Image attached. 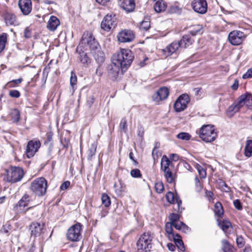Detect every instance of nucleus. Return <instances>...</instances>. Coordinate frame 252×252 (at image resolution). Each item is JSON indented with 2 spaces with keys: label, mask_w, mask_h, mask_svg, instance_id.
<instances>
[{
  "label": "nucleus",
  "mask_w": 252,
  "mask_h": 252,
  "mask_svg": "<svg viewBox=\"0 0 252 252\" xmlns=\"http://www.w3.org/2000/svg\"><path fill=\"white\" fill-rule=\"evenodd\" d=\"M112 58L114 60L123 68L126 70L132 63L134 56L132 52L129 49H122L114 54Z\"/></svg>",
  "instance_id": "1"
},
{
  "label": "nucleus",
  "mask_w": 252,
  "mask_h": 252,
  "mask_svg": "<svg viewBox=\"0 0 252 252\" xmlns=\"http://www.w3.org/2000/svg\"><path fill=\"white\" fill-rule=\"evenodd\" d=\"M47 181L43 177L34 180L31 184L30 189L35 195L42 196L46 192Z\"/></svg>",
  "instance_id": "2"
},
{
  "label": "nucleus",
  "mask_w": 252,
  "mask_h": 252,
  "mask_svg": "<svg viewBox=\"0 0 252 252\" xmlns=\"http://www.w3.org/2000/svg\"><path fill=\"white\" fill-rule=\"evenodd\" d=\"M153 234L150 232L143 233L136 244L138 250L145 252H150L152 248Z\"/></svg>",
  "instance_id": "3"
},
{
  "label": "nucleus",
  "mask_w": 252,
  "mask_h": 252,
  "mask_svg": "<svg viewBox=\"0 0 252 252\" xmlns=\"http://www.w3.org/2000/svg\"><path fill=\"white\" fill-rule=\"evenodd\" d=\"M217 136L214 126L213 125H205L200 129L199 136L206 142H211L214 141Z\"/></svg>",
  "instance_id": "4"
},
{
  "label": "nucleus",
  "mask_w": 252,
  "mask_h": 252,
  "mask_svg": "<svg viewBox=\"0 0 252 252\" xmlns=\"http://www.w3.org/2000/svg\"><path fill=\"white\" fill-rule=\"evenodd\" d=\"M80 42V45L81 44H86L90 48L91 53L100 49V47L98 43L93 37L92 33L88 32H87L83 34Z\"/></svg>",
  "instance_id": "5"
},
{
  "label": "nucleus",
  "mask_w": 252,
  "mask_h": 252,
  "mask_svg": "<svg viewBox=\"0 0 252 252\" xmlns=\"http://www.w3.org/2000/svg\"><path fill=\"white\" fill-rule=\"evenodd\" d=\"M80 42V45L81 44H86L90 48L91 53L100 49V47L98 43L93 37L92 33L88 32H87L83 34Z\"/></svg>",
  "instance_id": "6"
},
{
  "label": "nucleus",
  "mask_w": 252,
  "mask_h": 252,
  "mask_svg": "<svg viewBox=\"0 0 252 252\" xmlns=\"http://www.w3.org/2000/svg\"><path fill=\"white\" fill-rule=\"evenodd\" d=\"M7 181L8 182L16 183L20 181L23 177L24 171L18 167H11L6 170Z\"/></svg>",
  "instance_id": "7"
},
{
  "label": "nucleus",
  "mask_w": 252,
  "mask_h": 252,
  "mask_svg": "<svg viewBox=\"0 0 252 252\" xmlns=\"http://www.w3.org/2000/svg\"><path fill=\"white\" fill-rule=\"evenodd\" d=\"M82 225L79 222L71 226L67 230L66 237L68 240L77 242L81 238V230Z\"/></svg>",
  "instance_id": "8"
},
{
  "label": "nucleus",
  "mask_w": 252,
  "mask_h": 252,
  "mask_svg": "<svg viewBox=\"0 0 252 252\" xmlns=\"http://www.w3.org/2000/svg\"><path fill=\"white\" fill-rule=\"evenodd\" d=\"M32 200V196L26 193L22 196L21 199L14 207V210L16 213L20 214L26 212L30 208H27L26 210L25 208L28 206L29 202Z\"/></svg>",
  "instance_id": "9"
},
{
  "label": "nucleus",
  "mask_w": 252,
  "mask_h": 252,
  "mask_svg": "<svg viewBox=\"0 0 252 252\" xmlns=\"http://www.w3.org/2000/svg\"><path fill=\"white\" fill-rule=\"evenodd\" d=\"M117 18L115 15L107 14L101 23V28L103 30L109 32L117 25Z\"/></svg>",
  "instance_id": "10"
},
{
  "label": "nucleus",
  "mask_w": 252,
  "mask_h": 252,
  "mask_svg": "<svg viewBox=\"0 0 252 252\" xmlns=\"http://www.w3.org/2000/svg\"><path fill=\"white\" fill-rule=\"evenodd\" d=\"M190 102V98L188 94H183L179 96L175 101L174 104V109L176 112H180L187 108L188 103Z\"/></svg>",
  "instance_id": "11"
},
{
  "label": "nucleus",
  "mask_w": 252,
  "mask_h": 252,
  "mask_svg": "<svg viewBox=\"0 0 252 252\" xmlns=\"http://www.w3.org/2000/svg\"><path fill=\"white\" fill-rule=\"evenodd\" d=\"M246 36L242 32L234 30L231 32L228 35V41L233 45L241 44L245 39Z\"/></svg>",
  "instance_id": "12"
},
{
  "label": "nucleus",
  "mask_w": 252,
  "mask_h": 252,
  "mask_svg": "<svg viewBox=\"0 0 252 252\" xmlns=\"http://www.w3.org/2000/svg\"><path fill=\"white\" fill-rule=\"evenodd\" d=\"M29 229L31 231V237L33 238L41 236L46 230L43 224L37 222L32 223Z\"/></svg>",
  "instance_id": "13"
},
{
  "label": "nucleus",
  "mask_w": 252,
  "mask_h": 252,
  "mask_svg": "<svg viewBox=\"0 0 252 252\" xmlns=\"http://www.w3.org/2000/svg\"><path fill=\"white\" fill-rule=\"evenodd\" d=\"M121 70L122 71L124 70H126L125 68H123L120 64L115 62L114 60L112 58V63L108 67V73L109 77L113 79H115L118 76Z\"/></svg>",
  "instance_id": "14"
},
{
  "label": "nucleus",
  "mask_w": 252,
  "mask_h": 252,
  "mask_svg": "<svg viewBox=\"0 0 252 252\" xmlns=\"http://www.w3.org/2000/svg\"><path fill=\"white\" fill-rule=\"evenodd\" d=\"M41 143L39 140H31L27 146L26 156L30 158L35 155L38 149L40 147Z\"/></svg>",
  "instance_id": "15"
},
{
  "label": "nucleus",
  "mask_w": 252,
  "mask_h": 252,
  "mask_svg": "<svg viewBox=\"0 0 252 252\" xmlns=\"http://www.w3.org/2000/svg\"><path fill=\"white\" fill-rule=\"evenodd\" d=\"M169 90L167 87H161L153 94L152 99L155 102H159L166 99L169 95Z\"/></svg>",
  "instance_id": "16"
},
{
  "label": "nucleus",
  "mask_w": 252,
  "mask_h": 252,
  "mask_svg": "<svg viewBox=\"0 0 252 252\" xmlns=\"http://www.w3.org/2000/svg\"><path fill=\"white\" fill-rule=\"evenodd\" d=\"M118 40L122 43L130 42L133 41L135 36L130 30H124L119 32L117 36Z\"/></svg>",
  "instance_id": "17"
},
{
  "label": "nucleus",
  "mask_w": 252,
  "mask_h": 252,
  "mask_svg": "<svg viewBox=\"0 0 252 252\" xmlns=\"http://www.w3.org/2000/svg\"><path fill=\"white\" fill-rule=\"evenodd\" d=\"M193 9L197 13L204 14L207 11V3L206 0H193L191 3Z\"/></svg>",
  "instance_id": "18"
},
{
  "label": "nucleus",
  "mask_w": 252,
  "mask_h": 252,
  "mask_svg": "<svg viewBox=\"0 0 252 252\" xmlns=\"http://www.w3.org/2000/svg\"><path fill=\"white\" fill-rule=\"evenodd\" d=\"M19 7L24 15H29L32 10V3L31 0H19Z\"/></svg>",
  "instance_id": "19"
},
{
  "label": "nucleus",
  "mask_w": 252,
  "mask_h": 252,
  "mask_svg": "<svg viewBox=\"0 0 252 252\" xmlns=\"http://www.w3.org/2000/svg\"><path fill=\"white\" fill-rule=\"evenodd\" d=\"M118 5L127 12H132L135 6L133 0H118Z\"/></svg>",
  "instance_id": "20"
},
{
  "label": "nucleus",
  "mask_w": 252,
  "mask_h": 252,
  "mask_svg": "<svg viewBox=\"0 0 252 252\" xmlns=\"http://www.w3.org/2000/svg\"><path fill=\"white\" fill-rule=\"evenodd\" d=\"M179 44L177 41H174L167 46L165 49H162V52L165 57L170 56L180 47Z\"/></svg>",
  "instance_id": "21"
},
{
  "label": "nucleus",
  "mask_w": 252,
  "mask_h": 252,
  "mask_svg": "<svg viewBox=\"0 0 252 252\" xmlns=\"http://www.w3.org/2000/svg\"><path fill=\"white\" fill-rule=\"evenodd\" d=\"M59 20L55 16H51L48 22L47 28L51 31H55L60 25Z\"/></svg>",
  "instance_id": "22"
},
{
  "label": "nucleus",
  "mask_w": 252,
  "mask_h": 252,
  "mask_svg": "<svg viewBox=\"0 0 252 252\" xmlns=\"http://www.w3.org/2000/svg\"><path fill=\"white\" fill-rule=\"evenodd\" d=\"M242 107L235 101L232 104L228 107L226 110V114L228 117H232L236 112H237Z\"/></svg>",
  "instance_id": "23"
},
{
  "label": "nucleus",
  "mask_w": 252,
  "mask_h": 252,
  "mask_svg": "<svg viewBox=\"0 0 252 252\" xmlns=\"http://www.w3.org/2000/svg\"><path fill=\"white\" fill-rule=\"evenodd\" d=\"M5 22L7 25H17L18 21L16 16L11 13H6L4 15Z\"/></svg>",
  "instance_id": "24"
},
{
  "label": "nucleus",
  "mask_w": 252,
  "mask_h": 252,
  "mask_svg": "<svg viewBox=\"0 0 252 252\" xmlns=\"http://www.w3.org/2000/svg\"><path fill=\"white\" fill-rule=\"evenodd\" d=\"M193 42V40L191 39L189 35H185L182 37L181 40L178 42L180 44V47L187 48Z\"/></svg>",
  "instance_id": "25"
},
{
  "label": "nucleus",
  "mask_w": 252,
  "mask_h": 252,
  "mask_svg": "<svg viewBox=\"0 0 252 252\" xmlns=\"http://www.w3.org/2000/svg\"><path fill=\"white\" fill-rule=\"evenodd\" d=\"M92 54L98 63H101L104 62L105 60L104 54L101 50V49L93 52Z\"/></svg>",
  "instance_id": "26"
},
{
  "label": "nucleus",
  "mask_w": 252,
  "mask_h": 252,
  "mask_svg": "<svg viewBox=\"0 0 252 252\" xmlns=\"http://www.w3.org/2000/svg\"><path fill=\"white\" fill-rule=\"evenodd\" d=\"M219 226L223 230L224 233H227L228 229L231 227V224L230 221L227 220H217Z\"/></svg>",
  "instance_id": "27"
},
{
  "label": "nucleus",
  "mask_w": 252,
  "mask_h": 252,
  "mask_svg": "<svg viewBox=\"0 0 252 252\" xmlns=\"http://www.w3.org/2000/svg\"><path fill=\"white\" fill-rule=\"evenodd\" d=\"M175 246L182 252L185 251V248L182 240L181 239L180 236L178 234H176L175 236L173 237Z\"/></svg>",
  "instance_id": "28"
},
{
  "label": "nucleus",
  "mask_w": 252,
  "mask_h": 252,
  "mask_svg": "<svg viewBox=\"0 0 252 252\" xmlns=\"http://www.w3.org/2000/svg\"><path fill=\"white\" fill-rule=\"evenodd\" d=\"M166 8V4L162 0L157 1L154 5L155 10L157 13H160L165 11Z\"/></svg>",
  "instance_id": "29"
},
{
  "label": "nucleus",
  "mask_w": 252,
  "mask_h": 252,
  "mask_svg": "<svg viewBox=\"0 0 252 252\" xmlns=\"http://www.w3.org/2000/svg\"><path fill=\"white\" fill-rule=\"evenodd\" d=\"M171 162L168 158L166 156L164 155L161 158V168L162 170L164 171H166L168 170H170L169 166Z\"/></svg>",
  "instance_id": "30"
},
{
  "label": "nucleus",
  "mask_w": 252,
  "mask_h": 252,
  "mask_svg": "<svg viewBox=\"0 0 252 252\" xmlns=\"http://www.w3.org/2000/svg\"><path fill=\"white\" fill-rule=\"evenodd\" d=\"M9 116L13 123H18L20 120V111L17 109H11Z\"/></svg>",
  "instance_id": "31"
},
{
  "label": "nucleus",
  "mask_w": 252,
  "mask_h": 252,
  "mask_svg": "<svg viewBox=\"0 0 252 252\" xmlns=\"http://www.w3.org/2000/svg\"><path fill=\"white\" fill-rule=\"evenodd\" d=\"M203 27L202 25H194L192 27L191 30L189 31V33L192 36L198 34H201L203 33Z\"/></svg>",
  "instance_id": "32"
},
{
  "label": "nucleus",
  "mask_w": 252,
  "mask_h": 252,
  "mask_svg": "<svg viewBox=\"0 0 252 252\" xmlns=\"http://www.w3.org/2000/svg\"><path fill=\"white\" fill-rule=\"evenodd\" d=\"M214 212L215 215L218 217L221 218L223 215V210L221 204L220 202H217L215 205Z\"/></svg>",
  "instance_id": "33"
},
{
  "label": "nucleus",
  "mask_w": 252,
  "mask_h": 252,
  "mask_svg": "<svg viewBox=\"0 0 252 252\" xmlns=\"http://www.w3.org/2000/svg\"><path fill=\"white\" fill-rule=\"evenodd\" d=\"M77 82V76L73 71L71 72V76L70 78V85L71 89L72 90V93L74 92L76 89V86Z\"/></svg>",
  "instance_id": "34"
},
{
  "label": "nucleus",
  "mask_w": 252,
  "mask_h": 252,
  "mask_svg": "<svg viewBox=\"0 0 252 252\" xmlns=\"http://www.w3.org/2000/svg\"><path fill=\"white\" fill-rule=\"evenodd\" d=\"M222 250L224 252H233V247L227 240L221 241Z\"/></svg>",
  "instance_id": "35"
},
{
  "label": "nucleus",
  "mask_w": 252,
  "mask_h": 252,
  "mask_svg": "<svg viewBox=\"0 0 252 252\" xmlns=\"http://www.w3.org/2000/svg\"><path fill=\"white\" fill-rule=\"evenodd\" d=\"M252 154V140L247 141L245 148V155L246 157L249 158Z\"/></svg>",
  "instance_id": "36"
},
{
  "label": "nucleus",
  "mask_w": 252,
  "mask_h": 252,
  "mask_svg": "<svg viewBox=\"0 0 252 252\" xmlns=\"http://www.w3.org/2000/svg\"><path fill=\"white\" fill-rule=\"evenodd\" d=\"M182 10V7L180 4L176 2L171 5L170 7V12L171 13H180Z\"/></svg>",
  "instance_id": "37"
},
{
  "label": "nucleus",
  "mask_w": 252,
  "mask_h": 252,
  "mask_svg": "<svg viewBox=\"0 0 252 252\" xmlns=\"http://www.w3.org/2000/svg\"><path fill=\"white\" fill-rule=\"evenodd\" d=\"M6 41L7 34L5 33H2L0 35V53L4 49Z\"/></svg>",
  "instance_id": "38"
},
{
  "label": "nucleus",
  "mask_w": 252,
  "mask_h": 252,
  "mask_svg": "<svg viewBox=\"0 0 252 252\" xmlns=\"http://www.w3.org/2000/svg\"><path fill=\"white\" fill-rule=\"evenodd\" d=\"M115 192L117 194H121L123 192L125 191V186L121 182H119V184L115 183L114 185Z\"/></svg>",
  "instance_id": "39"
},
{
  "label": "nucleus",
  "mask_w": 252,
  "mask_h": 252,
  "mask_svg": "<svg viewBox=\"0 0 252 252\" xmlns=\"http://www.w3.org/2000/svg\"><path fill=\"white\" fill-rule=\"evenodd\" d=\"M248 93H246L240 96L235 101L242 107L244 105L246 101L248 99Z\"/></svg>",
  "instance_id": "40"
},
{
  "label": "nucleus",
  "mask_w": 252,
  "mask_h": 252,
  "mask_svg": "<svg viewBox=\"0 0 252 252\" xmlns=\"http://www.w3.org/2000/svg\"><path fill=\"white\" fill-rule=\"evenodd\" d=\"M102 204L105 207H109L111 204V201L109 196L106 193H103L101 195Z\"/></svg>",
  "instance_id": "41"
},
{
  "label": "nucleus",
  "mask_w": 252,
  "mask_h": 252,
  "mask_svg": "<svg viewBox=\"0 0 252 252\" xmlns=\"http://www.w3.org/2000/svg\"><path fill=\"white\" fill-rule=\"evenodd\" d=\"M96 147L94 144H92L88 152L87 158L88 160H91L93 156L95 154Z\"/></svg>",
  "instance_id": "42"
},
{
  "label": "nucleus",
  "mask_w": 252,
  "mask_h": 252,
  "mask_svg": "<svg viewBox=\"0 0 252 252\" xmlns=\"http://www.w3.org/2000/svg\"><path fill=\"white\" fill-rule=\"evenodd\" d=\"M178 196L177 194H176V195H174L173 193H172L171 191L168 192L166 194V198L167 199V201L171 204L175 203L176 197H178Z\"/></svg>",
  "instance_id": "43"
},
{
  "label": "nucleus",
  "mask_w": 252,
  "mask_h": 252,
  "mask_svg": "<svg viewBox=\"0 0 252 252\" xmlns=\"http://www.w3.org/2000/svg\"><path fill=\"white\" fill-rule=\"evenodd\" d=\"M173 225L170 222H166L165 225V230L166 232L169 235H172V237L175 236V235L173 232Z\"/></svg>",
  "instance_id": "44"
},
{
  "label": "nucleus",
  "mask_w": 252,
  "mask_h": 252,
  "mask_svg": "<svg viewBox=\"0 0 252 252\" xmlns=\"http://www.w3.org/2000/svg\"><path fill=\"white\" fill-rule=\"evenodd\" d=\"M22 80V78L12 80V81L8 82L6 85L9 88H14L16 87L18 84L21 83Z\"/></svg>",
  "instance_id": "45"
},
{
  "label": "nucleus",
  "mask_w": 252,
  "mask_h": 252,
  "mask_svg": "<svg viewBox=\"0 0 252 252\" xmlns=\"http://www.w3.org/2000/svg\"><path fill=\"white\" fill-rule=\"evenodd\" d=\"M79 60L83 63H88L89 62V58L84 51L79 52Z\"/></svg>",
  "instance_id": "46"
},
{
  "label": "nucleus",
  "mask_w": 252,
  "mask_h": 252,
  "mask_svg": "<svg viewBox=\"0 0 252 252\" xmlns=\"http://www.w3.org/2000/svg\"><path fill=\"white\" fill-rule=\"evenodd\" d=\"M177 137L183 140H189L190 138V135L187 132H180L177 135Z\"/></svg>",
  "instance_id": "47"
},
{
  "label": "nucleus",
  "mask_w": 252,
  "mask_h": 252,
  "mask_svg": "<svg viewBox=\"0 0 252 252\" xmlns=\"http://www.w3.org/2000/svg\"><path fill=\"white\" fill-rule=\"evenodd\" d=\"M164 172L167 181L169 183H172L173 182V175L170 170L164 171Z\"/></svg>",
  "instance_id": "48"
},
{
  "label": "nucleus",
  "mask_w": 252,
  "mask_h": 252,
  "mask_svg": "<svg viewBox=\"0 0 252 252\" xmlns=\"http://www.w3.org/2000/svg\"><path fill=\"white\" fill-rule=\"evenodd\" d=\"M169 219L170 220L169 222L173 224L179 221L180 216L177 214L171 213L169 216Z\"/></svg>",
  "instance_id": "49"
},
{
  "label": "nucleus",
  "mask_w": 252,
  "mask_h": 252,
  "mask_svg": "<svg viewBox=\"0 0 252 252\" xmlns=\"http://www.w3.org/2000/svg\"><path fill=\"white\" fill-rule=\"evenodd\" d=\"M119 126L120 129L122 130L125 133H126L127 132V121L125 118H124L121 120Z\"/></svg>",
  "instance_id": "50"
},
{
  "label": "nucleus",
  "mask_w": 252,
  "mask_h": 252,
  "mask_svg": "<svg viewBox=\"0 0 252 252\" xmlns=\"http://www.w3.org/2000/svg\"><path fill=\"white\" fill-rule=\"evenodd\" d=\"M139 27L141 30L147 31L150 27V23L148 21H143L140 23Z\"/></svg>",
  "instance_id": "51"
},
{
  "label": "nucleus",
  "mask_w": 252,
  "mask_h": 252,
  "mask_svg": "<svg viewBox=\"0 0 252 252\" xmlns=\"http://www.w3.org/2000/svg\"><path fill=\"white\" fill-rule=\"evenodd\" d=\"M155 188L156 191L158 193L162 192L164 189V186L161 182L156 183L155 184Z\"/></svg>",
  "instance_id": "52"
},
{
  "label": "nucleus",
  "mask_w": 252,
  "mask_h": 252,
  "mask_svg": "<svg viewBox=\"0 0 252 252\" xmlns=\"http://www.w3.org/2000/svg\"><path fill=\"white\" fill-rule=\"evenodd\" d=\"M219 185L220 187V189L222 190L225 192H229L230 191L229 187L226 185V184L222 180H220L219 182Z\"/></svg>",
  "instance_id": "53"
},
{
  "label": "nucleus",
  "mask_w": 252,
  "mask_h": 252,
  "mask_svg": "<svg viewBox=\"0 0 252 252\" xmlns=\"http://www.w3.org/2000/svg\"><path fill=\"white\" fill-rule=\"evenodd\" d=\"M236 243L237 246L240 248L244 246L245 241L242 236H239L237 237Z\"/></svg>",
  "instance_id": "54"
},
{
  "label": "nucleus",
  "mask_w": 252,
  "mask_h": 252,
  "mask_svg": "<svg viewBox=\"0 0 252 252\" xmlns=\"http://www.w3.org/2000/svg\"><path fill=\"white\" fill-rule=\"evenodd\" d=\"M130 175L134 178H140L141 177L140 171L138 169H134L131 170Z\"/></svg>",
  "instance_id": "55"
},
{
  "label": "nucleus",
  "mask_w": 252,
  "mask_h": 252,
  "mask_svg": "<svg viewBox=\"0 0 252 252\" xmlns=\"http://www.w3.org/2000/svg\"><path fill=\"white\" fill-rule=\"evenodd\" d=\"M195 189L196 192H199L202 189V186L201 183L198 178L196 177L195 179Z\"/></svg>",
  "instance_id": "56"
},
{
  "label": "nucleus",
  "mask_w": 252,
  "mask_h": 252,
  "mask_svg": "<svg viewBox=\"0 0 252 252\" xmlns=\"http://www.w3.org/2000/svg\"><path fill=\"white\" fill-rule=\"evenodd\" d=\"M9 95L11 97L18 98L20 96V93L16 90H12L9 92Z\"/></svg>",
  "instance_id": "57"
},
{
  "label": "nucleus",
  "mask_w": 252,
  "mask_h": 252,
  "mask_svg": "<svg viewBox=\"0 0 252 252\" xmlns=\"http://www.w3.org/2000/svg\"><path fill=\"white\" fill-rule=\"evenodd\" d=\"M198 172L200 178H204L206 177V170L204 168H203L201 166H199V167L198 168Z\"/></svg>",
  "instance_id": "58"
},
{
  "label": "nucleus",
  "mask_w": 252,
  "mask_h": 252,
  "mask_svg": "<svg viewBox=\"0 0 252 252\" xmlns=\"http://www.w3.org/2000/svg\"><path fill=\"white\" fill-rule=\"evenodd\" d=\"M242 78L244 79L252 78V68L249 69L243 75Z\"/></svg>",
  "instance_id": "59"
},
{
  "label": "nucleus",
  "mask_w": 252,
  "mask_h": 252,
  "mask_svg": "<svg viewBox=\"0 0 252 252\" xmlns=\"http://www.w3.org/2000/svg\"><path fill=\"white\" fill-rule=\"evenodd\" d=\"M233 205L237 210H241L242 209L241 203L239 199L234 200L233 201Z\"/></svg>",
  "instance_id": "60"
},
{
  "label": "nucleus",
  "mask_w": 252,
  "mask_h": 252,
  "mask_svg": "<svg viewBox=\"0 0 252 252\" xmlns=\"http://www.w3.org/2000/svg\"><path fill=\"white\" fill-rule=\"evenodd\" d=\"M175 202L177 204V208H174V210L176 211H180V206L182 204V200L179 198V196L176 197Z\"/></svg>",
  "instance_id": "61"
},
{
  "label": "nucleus",
  "mask_w": 252,
  "mask_h": 252,
  "mask_svg": "<svg viewBox=\"0 0 252 252\" xmlns=\"http://www.w3.org/2000/svg\"><path fill=\"white\" fill-rule=\"evenodd\" d=\"M69 185H70V182L66 181L64 182L63 184H62V185H61V186L60 187V189L62 190H65L68 188Z\"/></svg>",
  "instance_id": "62"
},
{
  "label": "nucleus",
  "mask_w": 252,
  "mask_h": 252,
  "mask_svg": "<svg viewBox=\"0 0 252 252\" xmlns=\"http://www.w3.org/2000/svg\"><path fill=\"white\" fill-rule=\"evenodd\" d=\"M180 225H181V228L180 230L183 231L184 232H187L189 231V227L184 222L180 223Z\"/></svg>",
  "instance_id": "63"
},
{
  "label": "nucleus",
  "mask_w": 252,
  "mask_h": 252,
  "mask_svg": "<svg viewBox=\"0 0 252 252\" xmlns=\"http://www.w3.org/2000/svg\"><path fill=\"white\" fill-rule=\"evenodd\" d=\"M205 197L209 200H211V199L213 198V193L211 191H208L207 190H206L205 191Z\"/></svg>",
  "instance_id": "64"
}]
</instances>
